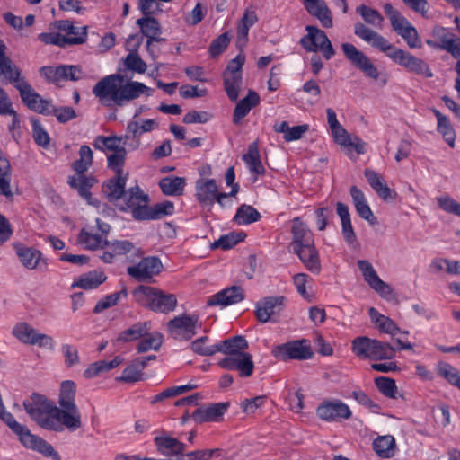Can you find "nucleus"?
<instances>
[{"mask_svg":"<svg viewBox=\"0 0 460 460\" xmlns=\"http://www.w3.org/2000/svg\"><path fill=\"white\" fill-rule=\"evenodd\" d=\"M154 90L145 84L127 80L119 74H111L100 80L93 87V94L108 104L124 106L139 98L153 94Z\"/></svg>","mask_w":460,"mask_h":460,"instance_id":"f257e3e1","label":"nucleus"},{"mask_svg":"<svg viewBox=\"0 0 460 460\" xmlns=\"http://www.w3.org/2000/svg\"><path fill=\"white\" fill-rule=\"evenodd\" d=\"M354 33L372 48L385 53L388 58L409 71L426 77L433 75L429 66L422 59L412 56L402 49L394 47L387 39L365 24L361 22L356 23L354 25Z\"/></svg>","mask_w":460,"mask_h":460,"instance_id":"f03ea898","label":"nucleus"},{"mask_svg":"<svg viewBox=\"0 0 460 460\" xmlns=\"http://www.w3.org/2000/svg\"><path fill=\"white\" fill-rule=\"evenodd\" d=\"M291 245L295 253L312 273L318 274L321 271L319 252L314 245L313 233L306 224L298 217L293 220Z\"/></svg>","mask_w":460,"mask_h":460,"instance_id":"7ed1b4c3","label":"nucleus"},{"mask_svg":"<svg viewBox=\"0 0 460 460\" xmlns=\"http://www.w3.org/2000/svg\"><path fill=\"white\" fill-rule=\"evenodd\" d=\"M23 407L31 420L41 428L55 432H62L66 429L60 415L55 412L57 405L45 396L33 394L24 400Z\"/></svg>","mask_w":460,"mask_h":460,"instance_id":"20e7f679","label":"nucleus"},{"mask_svg":"<svg viewBox=\"0 0 460 460\" xmlns=\"http://www.w3.org/2000/svg\"><path fill=\"white\" fill-rule=\"evenodd\" d=\"M0 419L19 437L24 447L38 451L46 456H53L55 460H59V456L53 447L41 438L31 434L26 426L16 421L13 414L6 411L4 403L0 406Z\"/></svg>","mask_w":460,"mask_h":460,"instance_id":"39448f33","label":"nucleus"},{"mask_svg":"<svg viewBox=\"0 0 460 460\" xmlns=\"http://www.w3.org/2000/svg\"><path fill=\"white\" fill-rule=\"evenodd\" d=\"M76 385L74 381L66 380L60 385L58 403L55 412L59 414L65 428L73 432L82 426L81 413L75 402Z\"/></svg>","mask_w":460,"mask_h":460,"instance_id":"423d86ee","label":"nucleus"},{"mask_svg":"<svg viewBox=\"0 0 460 460\" xmlns=\"http://www.w3.org/2000/svg\"><path fill=\"white\" fill-rule=\"evenodd\" d=\"M351 349L360 358L381 360L391 359L395 356V349L390 344L366 336L355 338Z\"/></svg>","mask_w":460,"mask_h":460,"instance_id":"0eeeda50","label":"nucleus"},{"mask_svg":"<svg viewBox=\"0 0 460 460\" xmlns=\"http://www.w3.org/2000/svg\"><path fill=\"white\" fill-rule=\"evenodd\" d=\"M12 334L22 343L31 346H38L49 351H54L56 343L52 336L40 332L27 323L22 322L15 324Z\"/></svg>","mask_w":460,"mask_h":460,"instance_id":"6e6552de","label":"nucleus"},{"mask_svg":"<svg viewBox=\"0 0 460 460\" xmlns=\"http://www.w3.org/2000/svg\"><path fill=\"white\" fill-rule=\"evenodd\" d=\"M137 294L143 305L156 312L172 311L177 304L174 295L164 294L152 287H140Z\"/></svg>","mask_w":460,"mask_h":460,"instance_id":"1a4fd4ad","label":"nucleus"},{"mask_svg":"<svg viewBox=\"0 0 460 460\" xmlns=\"http://www.w3.org/2000/svg\"><path fill=\"white\" fill-rule=\"evenodd\" d=\"M306 35L300 40L302 47L309 52H321L327 60L335 55V50L326 33L313 25L305 27Z\"/></svg>","mask_w":460,"mask_h":460,"instance_id":"9d476101","label":"nucleus"},{"mask_svg":"<svg viewBox=\"0 0 460 460\" xmlns=\"http://www.w3.org/2000/svg\"><path fill=\"white\" fill-rule=\"evenodd\" d=\"M271 355L282 361L290 359L306 360L314 356V352L310 342L302 339L274 346L271 349Z\"/></svg>","mask_w":460,"mask_h":460,"instance_id":"9b49d317","label":"nucleus"},{"mask_svg":"<svg viewBox=\"0 0 460 460\" xmlns=\"http://www.w3.org/2000/svg\"><path fill=\"white\" fill-rule=\"evenodd\" d=\"M317 417L329 423H340L352 417L349 406L340 399H325L316 408Z\"/></svg>","mask_w":460,"mask_h":460,"instance_id":"f8f14e48","label":"nucleus"},{"mask_svg":"<svg viewBox=\"0 0 460 460\" xmlns=\"http://www.w3.org/2000/svg\"><path fill=\"white\" fill-rule=\"evenodd\" d=\"M111 226L107 223L96 219V227L87 226L83 228L77 238V242L86 250L104 249L107 245L106 235Z\"/></svg>","mask_w":460,"mask_h":460,"instance_id":"ddd939ff","label":"nucleus"},{"mask_svg":"<svg viewBox=\"0 0 460 460\" xmlns=\"http://www.w3.org/2000/svg\"><path fill=\"white\" fill-rule=\"evenodd\" d=\"M201 321L197 314H181L168 323V331L176 340H190L197 330L201 328Z\"/></svg>","mask_w":460,"mask_h":460,"instance_id":"4468645a","label":"nucleus"},{"mask_svg":"<svg viewBox=\"0 0 460 460\" xmlns=\"http://www.w3.org/2000/svg\"><path fill=\"white\" fill-rule=\"evenodd\" d=\"M357 264L364 280L373 290L385 300L390 301L394 298L393 288L379 278L376 270L368 261L358 260Z\"/></svg>","mask_w":460,"mask_h":460,"instance_id":"2eb2a0df","label":"nucleus"},{"mask_svg":"<svg viewBox=\"0 0 460 460\" xmlns=\"http://www.w3.org/2000/svg\"><path fill=\"white\" fill-rule=\"evenodd\" d=\"M341 49L345 57L358 68L365 76L377 81L380 73L371 59L361 50L358 49L351 43H342Z\"/></svg>","mask_w":460,"mask_h":460,"instance_id":"dca6fc26","label":"nucleus"},{"mask_svg":"<svg viewBox=\"0 0 460 460\" xmlns=\"http://www.w3.org/2000/svg\"><path fill=\"white\" fill-rule=\"evenodd\" d=\"M15 87L18 89L22 102L30 110L43 115H51L52 102L43 99L28 83L18 82Z\"/></svg>","mask_w":460,"mask_h":460,"instance_id":"f3484780","label":"nucleus"},{"mask_svg":"<svg viewBox=\"0 0 460 460\" xmlns=\"http://www.w3.org/2000/svg\"><path fill=\"white\" fill-rule=\"evenodd\" d=\"M13 247L19 261L25 269L29 270H45L47 269V259L40 250L26 246L22 243H14Z\"/></svg>","mask_w":460,"mask_h":460,"instance_id":"a211bd4d","label":"nucleus"},{"mask_svg":"<svg viewBox=\"0 0 460 460\" xmlns=\"http://www.w3.org/2000/svg\"><path fill=\"white\" fill-rule=\"evenodd\" d=\"M40 75L49 83L58 85L63 81L80 80L83 77V71L73 65H62L57 67L46 66L40 69Z\"/></svg>","mask_w":460,"mask_h":460,"instance_id":"6ab92c4d","label":"nucleus"},{"mask_svg":"<svg viewBox=\"0 0 460 460\" xmlns=\"http://www.w3.org/2000/svg\"><path fill=\"white\" fill-rule=\"evenodd\" d=\"M196 199L202 205H212L216 201L223 205V199H228L226 193L218 191L217 182L213 179H199L195 185Z\"/></svg>","mask_w":460,"mask_h":460,"instance_id":"aec40b11","label":"nucleus"},{"mask_svg":"<svg viewBox=\"0 0 460 460\" xmlns=\"http://www.w3.org/2000/svg\"><path fill=\"white\" fill-rule=\"evenodd\" d=\"M218 366L226 370H236L242 377H249L254 370L251 354L243 352L234 357H225L218 361Z\"/></svg>","mask_w":460,"mask_h":460,"instance_id":"412c9836","label":"nucleus"},{"mask_svg":"<svg viewBox=\"0 0 460 460\" xmlns=\"http://www.w3.org/2000/svg\"><path fill=\"white\" fill-rule=\"evenodd\" d=\"M162 268V262L157 257H146L137 265L128 267V273L139 281H146L157 275Z\"/></svg>","mask_w":460,"mask_h":460,"instance_id":"4be33fe9","label":"nucleus"},{"mask_svg":"<svg viewBox=\"0 0 460 460\" xmlns=\"http://www.w3.org/2000/svg\"><path fill=\"white\" fill-rule=\"evenodd\" d=\"M333 141L342 148H351L357 154L362 155L366 152V143L358 136H351L342 125L329 130Z\"/></svg>","mask_w":460,"mask_h":460,"instance_id":"5701e85b","label":"nucleus"},{"mask_svg":"<svg viewBox=\"0 0 460 460\" xmlns=\"http://www.w3.org/2000/svg\"><path fill=\"white\" fill-rule=\"evenodd\" d=\"M154 443L157 451L165 456H179L186 449L184 443L166 431H162L160 435L156 436L154 438Z\"/></svg>","mask_w":460,"mask_h":460,"instance_id":"b1692460","label":"nucleus"},{"mask_svg":"<svg viewBox=\"0 0 460 460\" xmlns=\"http://www.w3.org/2000/svg\"><path fill=\"white\" fill-rule=\"evenodd\" d=\"M155 359V355H148L134 358L126 366L119 380L127 383H134L143 380L144 369L146 367L149 361H154Z\"/></svg>","mask_w":460,"mask_h":460,"instance_id":"393cba45","label":"nucleus"},{"mask_svg":"<svg viewBox=\"0 0 460 460\" xmlns=\"http://www.w3.org/2000/svg\"><path fill=\"white\" fill-rule=\"evenodd\" d=\"M283 303V296H269L260 300L256 304V316L259 322H270L271 317L281 312Z\"/></svg>","mask_w":460,"mask_h":460,"instance_id":"a878e982","label":"nucleus"},{"mask_svg":"<svg viewBox=\"0 0 460 460\" xmlns=\"http://www.w3.org/2000/svg\"><path fill=\"white\" fill-rule=\"evenodd\" d=\"M243 289L239 286H232L209 296L207 304L209 306L218 305L221 307H226L234 304H237L243 300Z\"/></svg>","mask_w":460,"mask_h":460,"instance_id":"bb28decb","label":"nucleus"},{"mask_svg":"<svg viewBox=\"0 0 460 460\" xmlns=\"http://www.w3.org/2000/svg\"><path fill=\"white\" fill-rule=\"evenodd\" d=\"M306 12L315 17L324 28L333 25L332 12L324 0H301Z\"/></svg>","mask_w":460,"mask_h":460,"instance_id":"cd10ccee","label":"nucleus"},{"mask_svg":"<svg viewBox=\"0 0 460 460\" xmlns=\"http://www.w3.org/2000/svg\"><path fill=\"white\" fill-rule=\"evenodd\" d=\"M56 28L65 33L66 46L81 44L86 40V26L77 27L70 21L62 20L56 22Z\"/></svg>","mask_w":460,"mask_h":460,"instance_id":"c85d7f7f","label":"nucleus"},{"mask_svg":"<svg viewBox=\"0 0 460 460\" xmlns=\"http://www.w3.org/2000/svg\"><path fill=\"white\" fill-rule=\"evenodd\" d=\"M245 164L252 181H256L258 178L265 173L264 166L261 163L258 144L256 142L252 143L248 146V151L242 157Z\"/></svg>","mask_w":460,"mask_h":460,"instance_id":"c756f323","label":"nucleus"},{"mask_svg":"<svg viewBox=\"0 0 460 460\" xmlns=\"http://www.w3.org/2000/svg\"><path fill=\"white\" fill-rule=\"evenodd\" d=\"M364 174L368 184L376 191L379 198L385 201L396 199V192L387 186L380 174L372 169H366Z\"/></svg>","mask_w":460,"mask_h":460,"instance_id":"7c9ffc66","label":"nucleus"},{"mask_svg":"<svg viewBox=\"0 0 460 460\" xmlns=\"http://www.w3.org/2000/svg\"><path fill=\"white\" fill-rule=\"evenodd\" d=\"M438 40V49L447 51L453 57L460 51V38L450 32L447 29L436 28L433 32Z\"/></svg>","mask_w":460,"mask_h":460,"instance_id":"2f4dec72","label":"nucleus"},{"mask_svg":"<svg viewBox=\"0 0 460 460\" xmlns=\"http://www.w3.org/2000/svg\"><path fill=\"white\" fill-rule=\"evenodd\" d=\"M105 251L101 256V260L105 263H111L115 258L134 252L135 247L132 243L126 240H116L112 243L107 241Z\"/></svg>","mask_w":460,"mask_h":460,"instance_id":"473e14b6","label":"nucleus"},{"mask_svg":"<svg viewBox=\"0 0 460 460\" xmlns=\"http://www.w3.org/2000/svg\"><path fill=\"white\" fill-rule=\"evenodd\" d=\"M95 182L96 181L93 177L85 176L83 173H77V175L70 176L67 181L69 186L77 190L80 196L92 205L97 204V202L92 199L90 191V189Z\"/></svg>","mask_w":460,"mask_h":460,"instance_id":"72a5a7b5","label":"nucleus"},{"mask_svg":"<svg viewBox=\"0 0 460 460\" xmlns=\"http://www.w3.org/2000/svg\"><path fill=\"white\" fill-rule=\"evenodd\" d=\"M350 195L358 216L364 220L374 224L376 217L368 205L367 199L363 191L356 186L350 188Z\"/></svg>","mask_w":460,"mask_h":460,"instance_id":"f704fd0d","label":"nucleus"},{"mask_svg":"<svg viewBox=\"0 0 460 460\" xmlns=\"http://www.w3.org/2000/svg\"><path fill=\"white\" fill-rule=\"evenodd\" d=\"M228 403L218 402L195 411L193 418L199 422L218 421L228 408Z\"/></svg>","mask_w":460,"mask_h":460,"instance_id":"c9c22d12","label":"nucleus"},{"mask_svg":"<svg viewBox=\"0 0 460 460\" xmlns=\"http://www.w3.org/2000/svg\"><path fill=\"white\" fill-rule=\"evenodd\" d=\"M336 212L341 219V234L344 240L349 244H353L357 241V236L354 232L349 207L344 203L338 202L336 204Z\"/></svg>","mask_w":460,"mask_h":460,"instance_id":"e433bc0d","label":"nucleus"},{"mask_svg":"<svg viewBox=\"0 0 460 460\" xmlns=\"http://www.w3.org/2000/svg\"><path fill=\"white\" fill-rule=\"evenodd\" d=\"M127 174H116V177L109 180L103 185V192L111 202L120 201L126 187Z\"/></svg>","mask_w":460,"mask_h":460,"instance_id":"4c0bfd02","label":"nucleus"},{"mask_svg":"<svg viewBox=\"0 0 460 460\" xmlns=\"http://www.w3.org/2000/svg\"><path fill=\"white\" fill-rule=\"evenodd\" d=\"M137 25L140 27L142 33L147 38L146 47H150L154 41H160L159 38L162 33L161 26L158 21L153 17H143L137 21Z\"/></svg>","mask_w":460,"mask_h":460,"instance_id":"58836bf2","label":"nucleus"},{"mask_svg":"<svg viewBox=\"0 0 460 460\" xmlns=\"http://www.w3.org/2000/svg\"><path fill=\"white\" fill-rule=\"evenodd\" d=\"M259 101L258 93L250 90L248 94L240 100L235 106L233 115L234 123L239 124L250 111L259 103Z\"/></svg>","mask_w":460,"mask_h":460,"instance_id":"ea45409f","label":"nucleus"},{"mask_svg":"<svg viewBox=\"0 0 460 460\" xmlns=\"http://www.w3.org/2000/svg\"><path fill=\"white\" fill-rule=\"evenodd\" d=\"M273 129L277 133L283 134L286 142H293L299 140L309 130V125L302 124L290 127L288 121H281L275 123Z\"/></svg>","mask_w":460,"mask_h":460,"instance_id":"a19ab883","label":"nucleus"},{"mask_svg":"<svg viewBox=\"0 0 460 460\" xmlns=\"http://www.w3.org/2000/svg\"><path fill=\"white\" fill-rule=\"evenodd\" d=\"M247 348L248 342L243 336H234L217 343V352L226 354V357L243 353Z\"/></svg>","mask_w":460,"mask_h":460,"instance_id":"79ce46f5","label":"nucleus"},{"mask_svg":"<svg viewBox=\"0 0 460 460\" xmlns=\"http://www.w3.org/2000/svg\"><path fill=\"white\" fill-rule=\"evenodd\" d=\"M164 342V336L159 332H146L138 341L136 350L137 353H146L148 351H158Z\"/></svg>","mask_w":460,"mask_h":460,"instance_id":"37998d69","label":"nucleus"},{"mask_svg":"<svg viewBox=\"0 0 460 460\" xmlns=\"http://www.w3.org/2000/svg\"><path fill=\"white\" fill-rule=\"evenodd\" d=\"M11 178L12 171L10 162L0 150V195L7 199L13 198Z\"/></svg>","mask_w":460,"mask_h":460,"instance_id":"c03bdc74","label":"nucleus"},{"mask_svg":"<svg viewBox=\"0 0 460 460\" xmlns=\"http://www.w3.org/2000/svg\"><path fill=\"white\" fill-rule=\"evenodd\" d=\"M434 115L437 118V130L443 137L444 140L447 143L450 147L455 146L456 134L450 123L449 119L443 115L438 110H432Z\"/></svg>","mask_w":460,"mask_h":460,"instance_id":"a18cd8bd","label":"nucleus"},{"mask_svg":"<svg viewBox=\"0 0 460 460\" xmlns=\"http://www.w3.org/2000/svg\"><path fill=\"white\" fill-rule=\"evenodd\" d=\"M186 186V179L178 176H166L159 181V187L167 196H181Z\"/></svg>","mask_w":460,"mask_h":460,"instance_id":"49530a36","label":"nucleus"},{"mask_svg":"<svg viewBox=\"0 0 460 460\" xmlns=\"http://www.w3.org/2000/svg\"><path fill=\"white\" fill-rule=\"evenodd\" d=\"M120 201L121 204H118L122 210L127 208L133 209L136 207H139L141 204H146L147 201V196L143 193L139 187L136 186L125 190Z\"/></svg>","mask_w":460,"mask_h":460,"instance_id":"de8ad7c7","label":"nucleus"},{"mask_svg":"<svg viewBox=\"0 0 460 460\" xmlns=\"http://www.w3.org/2000/svg\"><path fill=\"white\" fill-rule=\"evenodd\" d=\"M150 331L148 323L137 322L128 327V329L120 332L117 337L118 342H131L140 341L141 337Z\"/></svg>","mask_w":460,"mask_h":460,"instance_id":"09e8293b","label":"nucleus"},{"mask_svg":"<svg viewBox=\"0 0 460 460\" xmlns=\"http://www.w3.org/2000/svg\"><path fill=\"white\" fill-rule=\"evenodd\" d=\"M368 314L372 323H374L381 332L391 335H395L400 332L399 327L392 319L381 314L376 308L370 307Z\"/></svg>","mask_w":460,"mask_h":460,"instance_id":"8fccbe9b","label":"nucleus"},{"mask_svg":"<svg viewBox=\"0 0 460 460\" xmlns=\"http://www.w3.org/2000/svg\"><path fill=\"white\" fill-rule=\"evenodd\" d=\"M373 448L378 456L390 458L395 453V439L391 435L379 436L374 440Z\"/></svg>","mask_w":460,"mask_h":460,"instance_id":"3c124183","label":"nucleus"},{"mask_svg":"<svg viewBox=\"0 0 460 460\" xmlns=\"http://www.w3.org/2000/svg\"><path fill=\"white\" fill-rule=\"evenodd\" d=\"M105 279L106 277L103 272L93 270L79 276L74 285L83 289H94L102 284Z\"/></svg>","mask_w":460,"mask_h":460,"instance_id":"603ef678","label":"nucleus"},{"mask_svg":"<svg viewBox=\"0 0 460 460\" xmlns=\"http://www.w3.org/2000/svg\"><path fill=\"white\" fill-rule=\"evenodd\" d=\"M158 127V122L152 119L142 121H130L127 126V134L132 137H138L144 133L151 132Z\"/></svg>","mask_w":460,"mask_h":460,"instance_id":"864d4df0","label":"nucleus"},{"mask_svg":"<svg viewBox=\"0 0 460 460\" xmlns=\"http://www.w3.org/2000/svg\"><path fill=\"white\" fill-rule=\"evenodd\" d=\"M261 218V214L257 209L250 205H242L238 208L235 216L234 217V222L241 225H250L257 222Z\"/></svg>","mask_w":460,"mask_h":460,"instance_id":"5fc2aeb1","label":"nucleus"},{"mask_svg":"<svg viewBox=\"0 0 460 460\" xmlns=\"http://www.w3.org/2000/svg\"><path fill=\"white\" fill-rule=\"evenodd\" d=\"M93 161V155L92 149L83 145L79 149V159L72 164V168L76 173H84L92 165Z\"/></svg>","mask_w":460,"mask_h":460,"instance_id":"6e6d98bb","label":"nucleus"},{"mask_svg":"<svg viewBox=\"0 0 460 460\" xmlns=\"http://www.w3.org/2000/svg\"><path fill=\"white\" fill-rule=\"evenodd\" d=\"M93 146L103 152H117L119 149L125 148L122 145V137L98 136L93 143Z\"/></svg>","mask_w":460,"mask_h":460,"instance_id":"4d7b16f0","label":"nucleus"},{"mask_svg":"<svg viewBox=\"0 0 460 460\" xmlns=\"http://www.w3.org/2000/svg\"><path fill=\"white\" fill-rule=\"evenodd\" d=\"M357 13L362 17L366 23H368L377 29H382L384 17L381 13L365 4L357 7Z\"/></svg>","mask_w":460,"mask_h":460,"instance_id":"13d9d810","label":"nucleus"},{"mask_svg":"<svg viewBox=\"0 0 460 460\" xmlns=\"http://www.w3.org/2000/svg\"><path fill=\"white\" fill-rule=\"evenodd\" d=\"M225 91L231 101H236L239 97L243 77L242 75H223Z\"/></svg>","mask_w":460,"mask_h":460,"instance_id":"bf43d9fd","label":"nucleus"},{"mask_svg":"<svg viewBox=\"0 0 460 460\" xmlns=\"http://www.w3.org/2000/svg\"><path fill=\"white\" fill-rule=\"evenodd\" d=\"M384 12L395 32L407 26L409 21L398 10L394 8L391 4L387 3L384 5Z\"/></svg>","mask_w":460,"mask_h":460,"instance_id":"052dcab7","label":"nucleus"},{"mask_svg":"<svg viewBox=\"0 0 460 460\" xmlns=\"http://www.w3.org/2000/svg\"><path fill=\"white\" fill-rule=\"evenodd\" d=\"M208 336L198 338L191 342L190 349L200 356H212L217 352V343L208 344Z\"/></svg>","mask_w":460,"mask_h":460,"instance_id":"680f3d73","label":"nucleus"},{"mask_svg":"<svg viewBox=\"0 0 460 460\" xmlns=\"http://www.w3.org/2000/svg\"><path fill=\"white\" fill-rule=\"evenodd\" d=\"M21 71L13 66L11 59H5L0 62V80H8L15 83V85L18 82H22L20 80Z\"/></svg>","mask_w":460,"mask_h":460,"instance_id":"e2e57ef3","label":"nucleus"},{"mask_svg":"<svg viewBox=\"0 0 460 460\" xmlns=\"http://www.w3.org/2000/svg\"><path fill=\"white\" fill-rule=\"evenodd\" d=\"M438 374L460 389V371L453 366L446 362H440L438 366Z\"/></svg>","mask_w":460,"mask_h":460,"instance_id":"0e129e2a","label":"nucleus"},{"mask_svg":"<svg viewBox=\"0 0 460 460\" xmlns=\"http://www.w3.org/2000/svg\"><path fill=\"white\" fill-rule=\"evenodd\" d=\"M401 36L411 49H419L421 47V41L416 28L408 22L406 27L396 32Z\"/></svg>","mask_w":460,"mask_h":460,"instance_id":"69168bd1","label":"nucleus"},{"mask_svg":"<svg viewBox=\"0 0 460 460\" xmlns=\"http://www.w3.org/2000/svg\"><path fill=\"white\" fill-rule=\"evenodd\" d=\"M375 384L379 392L388 398H395L397 386L395 381L385 376H379L375 379Z\"/></svg>","mask_w":460,"mask_h":460,"instance_id":"338daca9","label":"nucleus"},{"mask_svg":"<svg viewBox=\"0 0 460 460\" xmlns=\"http://www.w3.org/2000/svg\"><path fill=\"white\" fill-rule=\"evenodd\" d=\"M32 126V137L35 143L43 148H48L50 142V137L48 132L43 128L39 120L31 119Z\"/></svg>","mask_w":460,"mask_h":460,"instance_id":"774afa93","label":"nucleus"}]
</instances>
